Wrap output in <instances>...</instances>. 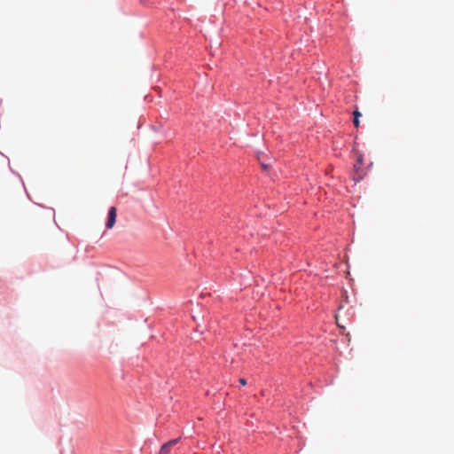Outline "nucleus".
<instances>
[{
  "label": "nucleus",
  "instance_id": "10",
  "mask_svg": "<svg viewBox=\"0 0 454 454\" xmlns=\"http://www.w3.org/2000/svg\"><path fill=\"white\" fill-rule=\"evenodd\" d=\"M346 336L348 338V340L350 341L349 333H347Z\"/></svg>",
  "mask_w": 454,
  "mask_h": 454
},
{
  "label": "nucleus",
  "instance_id": "11",
  "mask_svg": "<svg viewBox=\"0 0 454 454\" xmlns=\"http://www.w3.org/2000/svg\"><path fill=\"white\" fill-rule=\"evenodd\" d=\"M343 307L342 306H340L339 307V310H342Z\"/></svg>",
  "mask_w": 454,
  "mask_h": 454
},
{
  "label": "nucleus",
  "instance_id": "2",
  "mask_svg": "<svg viewBox=\"0 0 454 454\" xmlns=\"http://www.w3.org/2000/svg\"><path fill=\"white\" fill-rule=\"evenodd\" d=\"M116 222V207H111L108 211V217L106 222V228L112 229Z\"/></svg>",
  "mask_w": 454,
  "mask_h": 454
},
{
  "label": "nucleus",
  "instance_id": "4",
  "mask_svg": "<svg viewBox=\"0 0 454 454\" xmlns=\"http://www.w3.org/2000/svg\"><path fill=\"white\" fill-rule=\"evenodd\" d=\"M362 165H363V159H362V156H359L357 162L355 163V165H354V169L356 171H358L361 168Z\"/></svg>",
  "mask_w": 454,
  "mask_h": 454
},
{
  "label": "nucleus",
  "instance_id": "8",
  "mask_svg": "<svg viewBox=\"0 0 454 454\" xmlns=\"http://www.w3.org/2000/svg\"><path fill=\"white\" fill-rule=\"evenodd\" d=\"M239 383L242 385V386H246L247 385V380L244 379V378H240L239 380Z\"/></svg>",
  "mask_w": 454,
  "mask_h": 454
},
{
  "label": "nucleus",
  "instance_id": "7",
  "mask_svg": "<svg viewBox=\"0 0 454 454\" xmlns=\"http://www.w3.org/2000/svg\"><path fill=\"white\" fill-rule=\"evenodd\" d=\"M140 1V4L145 5V6H148L149 5V1L148 0H139Z\"/></svg>",
  "mask_w": 454,
  "mask_h": 454
},
{
  "label": "nucleus",
  "instance_id": "3",
  "mask_svg": "<svg viewBox=\"0 0 454 454\" xmlns=\"http://www.w3.org/2000/svg\"><path fill=\"white\" fill-rule=\"evenodd\" d=\"M335 320H336V324H337V325H338L340 329H343V330H344V329H345V325H343V322H342V320H341V317H340V315H339V314H338V315H336V316H335Z\"/></svg>",
  "mask_w": 454,
  "mask_h": 454
},
{
  "label": "nucleus",
  "instance_id": "1",
  "mask_svg": "<svg viewBox=\"0 0 454 454\" xmlns=\"http://www.w3.org/2000/svg\"><path fill=\"white\" fill-rule=\"evenodd\" d=\"M180 442V438L170 440L165 442L159 451V454H169L171 449Z\"/></svg>",
  "mask_w": 454,
  "mask_h": 454
},
{
  "label": "nucleus",
  "instance_id": "6",
  "mask_svg": "<svg viewBox=\"0 0 454 454\" xmlns=\"http://www.w3.org/2000/svg\"><path fill=\"white\" fill-rule=\"evenodd\" d=\"M353 122H354V125H355V127H356V128H358V127H359V124H360V121H359V119H357V118H356V119H354V120H353Z\"/></svg>",
  "mask_w": 454,
  "mask_h": 454
},
{
  "label": "nucleus",
  "instance_id": "9",
  "mask_svg": "<svg viewBox=\"0 0 454 454\" xmlns=\"http://www.w3.org/2000/svg\"><path fill=\"white\" fill-rule=\"evenodd\" d=\"M262 167L264 168V169H267L268 168V165H266L265 163L262 162Z\"/></svg>",
  "mask_w": 454,
  "mask_h": 454
},
{
  "label": "nucleus",
  "instance_id": "5",
  "mask_svg": "<svg viewBox=\"0 0 454 454\" xmlns=\"http://www.w3.org/2000/svg\"><path fill=\"white\" fill-rule=\"evenodd\" d=\"M353 115H354V119H359V117L361 116V113L358 111V110H355L353 112Z\"/></svg>",
  "mask_w": 454,
  "mask_h": 454
}]
</instances>
